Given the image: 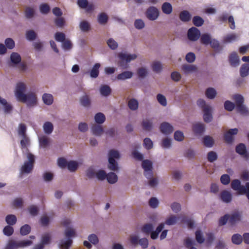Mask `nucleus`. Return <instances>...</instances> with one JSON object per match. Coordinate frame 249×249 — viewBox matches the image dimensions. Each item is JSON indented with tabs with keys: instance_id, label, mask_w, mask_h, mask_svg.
I'll use <instances>...</instances> for the list:
<instances>
[{
	"instance_id": "obj_38",
	"label": "nucleus",
	"mask_w": 249,
	"mask_h": 249,
	"mask_svg": "<svg viewBox=\"0 0 249 249\" xmlns=\"http://www.w3.org/2000/svg\"><path fill=\"white\" fill-rule=\"evenodd\" d=\"M172 145V140L170 138H164L161 141L160 146L163 149H170Z\"/></svg>"
},
{
	"instance_id": "obj_6",
	"label": "nucleus",
	"mask_w": 249,
	"mask_h": 249,
	"mask_svg": "<svg viewBox=\"0 0 249 249\" xmlns=\"http://www.w3.org/2000/svg\"><path fill=\"white\" fill-rule=\"evenodd\" d=\"M27 85L25 82L19 81L17 83L14 90V94L17 101H18L25 96L24 95L26 94L25 93Z\"/></svg>"
},
{
	"instance_id": "obj_40",
	"label": "nucleus",
	"mask_w": 249,
	"mask_h": 249,
	"mask_svg": "<svg viewBox=\"0 0 249 249\" xmlns=\"http://www.w3.org/2000/svg\"><path fill=\"white\" fill-rule=\"evenodd\" d=\"M100 64L99 63H96L90 71V76L91 78H97L99 73V69L100 67Z\"/></svg>"
},
{
	"instance_id": "obj_4",
	"label": "nucleus",
	"mask_w": 249,
	"mask_h": 249,
	"mask_svg": "<svg viewBox=\"0 0 249 249\" xmlns=\"http://www.w3.org/2000/svg\"><path fill=\"white\" fill-rule=\"evenodd\" d=\"M108 168L113 171H118L119 170V166L116 160L120 159L119 152L115 150H111L108 153Z\"/></svg>"
},
{
	"instance_id": "obj_7",
	"label": "nucleus",
	"mask_w": 249,
	"mask_h": 249,
	"mask_svg": "<svg viewBox=\"0 0 249 249\" xmlns=\"http://www.w3.org/2000/svg\"><path fill=\"white\" fill-rule=\"evenodd\" d=\"M232 189L237 191L239 194H245L249 191V182H247L245 186L242 185L238 179H234L231 183Z\"/></svg>"
},
{
	"instance_id": "obj_22",
	"label": "nucleus",
	"mask_w": 249,
	"mask_h": 249,
	"mask_svg": "<svg viewBox=\"0 0 249 249\" xmlns=\"http://www.w3.org/2000/svg\"><path fill=\"white\" fill-rule=\"evenodd\" d=\"M99 92L102 96L107 97L111 94V89L107 85H102L100 87Z\"/></svg>"
},
{
	"instance_id": "obj_59",
	"label": "nucleus",
	"mask_w": 249,
	"mask_h": 249,
	"mask_svg": "<svg viewBox=\"0 0 249 249\" xmlns=\"http://www.w3.org/2000/svg\"><path fill=\"white\" fill-rule=\"evenodd\" d=\"M107 43L109 48H110L111 50H115L118 47V44L117 41H116L113 38H109L107 41Z\"/></svg>"
},
{
	"instance_id": "obj_48",
	"label": "nucleus",
	"mask_w": 249,
	"mask_h": 249,
	"mask_svg": "<svg viewBox=\"0 0 249 249\" xmlns=\"http://www.w3.org/2000/svg\"><path fill=\"white\" fill-rule=\"evenodd\" d=\"M108 183L110 184H114L118 180V176L113 172H110L107 175V178Z\"/></svg>"
},
{
	"instance_id": "obj_64",
	"label": "nucleus",
	"mask_w": 249,
	"mask_h": 249,
	"mask_svg": "<svg viewBox=\"0 0 249 249\" xmlns=\"http://www.w3.org/2000/svg\"><path fill=\"white\" fill-rule=\"evenodd\" d=\"M185 246L187 248H190V249H197L196 248L193 247L195 244V241L194 239L190 238H187L184 241Z\"/></svg>"
},
{
	"instance_id": "obj_9",
	"label": "nucleus",
	"mask_w": 249,
	"mask_h": 249,
	"mask_svg": "<svg viewBox=\"0 0 249 249\" xmlns=\"http://www.w3.org/2000/svg\"><path fill=\"white\" fill-rule=\"evenodd\" d=\"M160 15L159 9L155 6L148 7L145 12L146 17L150 20L154 21L157 19Z\"/></svg>"
},
{
	"instance_id": "obj_10",
	"label": "nucleus",
	"mask_w": 249,
	"mask_h": 249,
	"mask_svg": "<svg viewBox=\"0 0 249 249\" xmlns=\"http://www.w3.org/2000/svg\"><path fill=\"white\" fill-rule=\"evenodd\" d=\"M142 166L144 170V174L146 178L150 177L152 175L153 163L148 160L142 161Z\"/></svg>"
},
{
	"instance_id": "obj_8",
	"label": "nucleus",
	"mask_w": 249,
	"mask_h": 249,
	"mask_svg": "<svg viewBox=\"0 0 249 249\" xmlns=\"http://www.w3.org/2000/svg\"><path fill=\"white\" fill-rule=\"evenodd\" d=\"M119 58L121 60L120 66L124 69L127 68L126 65L124 64V62L129 63L131 61L135 60L137 58V55L135 53H121L119 54Z\"/></svg>"
},
{
	"instance_id": "obj_56",
	"label": "nucleus",
	"mask_w": 249,
	"mask_h": 249,
	"mask_svg": "<svg viewBox=\"0 0 249 249\" xmlns=\"http://www.w3.org/2000/svg\"><path fill=\"white\" fill-rule=\"evenodd\" d=\"M11 61L14 64H18L21 61V57L17 53H12L10 56Z\"/></svg>"
},
{
	"instance_id": "obj_11",
	"label": "nucleus",
	"mask_w": 249,
	"mask_h": 249,
	"mask_svg": "<svg viewBox=\"0 0 249 249\" xmlns=\"http://www.w3.org/2000/svg\"><path fill=\"white\" fill-rule=\"evenodd\" d=\"M88 241H84L83 245L88 249H90L92 248L91 244L96 245L99 243V240L98 236L94 233L90 234L88 236Z\"/></svg>"
},
{
	"instance_id": "obj_55",
	"label": "nucleus",
	"mask_w": 249,
	"mask_h": 249,
	"mask_svg": "<svg viewBox=\"0 0 249 249\" xmlns=\"http://www.w3.org/2000/svg\"><path fill=\"white\" fill-rule=\"evenodd\" d=\"M97 170L93 167H90L86 171V176L89 178H92L96 177Z\"/></svg>"
},
{
	"instance_id": "obj_29",
	"label": "nucleus",
	"mask_w": 249,
	"mask_h": 249,
	"mask_svg": "<svg viewBox=\"0 0 249 249\" xmlns=\"http://www.w3.org/2000/svg\"><path fill=\"white\" fill-rule=\"evenodd\" d=\"M152 70L156 73H159L162 70V64L161 62L158 60L154 61L151 64Z\"/></svg>"
},
{
	"instance_id": "obj_42",
	"label": "nucleus",
	"mask_w": 249,
	"mask_h": 249,
	"mask_svg": "<svg viewBox=\"0 0 249 249\" xmlns=\"http://www.w3.org/2000/svg\"><path fill=\"white\" fill-rule=\"evenodd\" d=\"M80 103L85 107H89L90 106V100L89 96L85 95L80 98Z\"/></svg>"
},
{
	"instance_id": "obj_19",
	"label": "nucleus",
	"mask_w": 249,
	"mask_h": 249,
	"mask_svg": "<svg viewBox=\"0 0 249 249\" xmlns=\"http://www.w3.org/2000/svg\"><path fill=\"white\" fill-rule=\"evenodd\" d=\"M197 70V67L194 65L185 64L181 67V70L185 74H189L196 72Z\"/></svg>"
},
{
	"instance_id": "obj_43",
	"label": "nucleus",
	"mask_w": 249,
	"mask_h": 249,
	"mask_svg": "<svg viewBox=\"0 0 249 249\" xmlns=\"http://www.w3.org/2000/svg\"><path fill=\"white\" fill-rule=\"evenodd\" d=\"M179 218L175 215H171L167 218L165 224L169 226L175 225L177 223Z\"/></svg>"
},
{
	"instance_id": "obj_35",
	"label": "nucleus",
	"mask_w": 249,
	"mask_h": 249,
	"mask_svg": "<svg viewBox=\"0 0 249 249\" xmlns=\"http://www.w3.org/2000/svg\"><path fill=\"white\" fill-rule=\"evenodd\" d=\"M49 138L45 135L41 136L39 137V146L42 148H46L49 144Z\"/></svg>"
},
{
	"instance_id": "obj_25",
	"label": "nucleus",
	"mask_w": 249,
	"mask_h": 249,
	"mask_svg": "<svg viewBox=\"0 0 249 249\" xmlns=\"http://www.w3.org/2000/svg\"><path fill=\"white\" fill-rule=\"evenodd\" d=\"M42 100L44 104L50 106L53 103V97L50 93H44L42 96Z\"/></svg>"
},
{
	"instance_id": "obj_14",
	"label": "nucleus",
	"mask_w": 249,
	"mask_h": 249,
	"mask_svg": "<svg viewBox=\"0 0 249 249\" xmlns=\"http://www.w3.org/2000/svg\"><path fill=\"white\" fill-rule=\"evenodd\" d=\"M20 139V144L23 153L25 155L28 152V147L30 144V140L29 137L26 135L18 137Z\"/></svg>"
},
{
	"instance_id": "obj_58",
	"label": "nucleus",
	"mask_w": 249,
	"mask_h": 249,
	"mask_svg": "<svg viewBox=\"0 0 249 249\" xmlns=\"http://www.w3.org/2000/svg\"><path fill=\"white\" fill-rule=\"evenodd\" d=\"M108 20V17L105 13L100 14L98 16V21L101 24H105Z\"/></svg>"
},
{
	"instance_id": "obj_21",
	"label": "nucleus",
	"mask_w": 249,
	"mask_h": 249,
	"mask_svg": "<svg viewBox=\"0 0 249 249\" xmlns=\"http://www.w3.org/2000/svg\"><path fill=\"white\" fill-rule=\"evenodd\" d=\"M0 105H1L5 113H10L12 110L13 107L7 101L0 96Z\"/></svg>"
},
{
	"instance_id": "obj_30",
	"label": "nucleus",
	"mask_w": 249,
	"mask_h": 249,
	"mask_svg": "<svg viewBox=\"0 0 249 249\" xmlns=\"http://www.w3.org/2000/svg\"><path fill=\"white\" fill-rule=\"evenodd\" d=\"M200 37L201 43L205 45H209L213 38L211 35L208 33L203 34L201 35H200Z\"/></svg>"
},
{
	"instance_id": "obj_5",
	"label": "nucleus",
	"mask_w": 249,
	"mask_h": 249,
	"mask_svg": "<svg viewBox=\"0 0 249 249\" xmlns=\"http://www.w3.org/2000/svg\"><path fill=\"white\" fill-rule=\"evenodd\" d=\"M24 96L18 101L25 103L28 107H33L37 106L38 100L37 95L35 93L30 92Z\"/></svg>"
},
{
	"instance_id": "obj_33",
	"label": "nucleus",
	"mask_w": 249,
	"mask_h": 249,
	"mask_svg": "<svg viewBox=\"0 0 249 249\" xmlns=\"http://www.w3.org/2000/svg\"><path fill=\"white\" fill-rule=\"evenodd\" d=\"M179 19L184 22H186L190 20L191 15L190 13L186 10L181 11L179 14Z\"/></svg>"
},
{
	"instance_id": "obj_41",
	"label": "nucleus",
	"mask_w": 249,
	"mask_h": 249,
	"mask_svg": "<svg viewBox=\"0 0 249 249\" xmlns=\"http://www.w3.org/2000/svg\"><path fill=\"white\" fill-rule=\"evenodd\" d=\"M79 163L75 160H70L68 161L67 168L71 172H75L79 166Z\"/></svg>"
},
{
	"instance_id": "obj_63",
	"label": "nucleus",
	"mask_w": 249,
	"mask_h": 249,
	"mask_svg": "<svg viewBox=\"0 0 249 249\" xmlns=\"http://www.w3.org/2000/svg\"><path fill=\"white\" fill-rule=\"evenodd\" d=\"M193 22L195 26L199 27L203 24L204 20L199 16H195L193 18Z\"/></svg>"
},
{
	"instance_id": "obj_51",
	"label": "nucleus",
	"mask_w": 249,
	"mask_h": 249,
	"mask_svg": "<svg viewBox=\"0 0 249 249\" xmlns=\"http://www.w3.org/2000/svg\"><path fill=\"white\" fill-rule=\"evenodd\" d=\"M158 102L162 106L166 107L167 105V99L163 94L159 93L156 96Z\"/></svg>"
},
{
	"instance_id": "obj_23",
	"label": "nucleus",
	"mask_w": 249,
	"mask_h": 249,
	"mask_svg": "<svg viewBox=\"0 0 249 249\" xmlns=\"http://www.w3.org/2000/svg\"><path fill=\"white\" fill-rule=\"evenodd\" d=\"M133 75V73L130 71H124L121 73L119 74L116 79L118 80H125L126 79H130Z\"/></svg>"
},
{
	"instance_id": "obj_53",
	"label": "nucleus",
	"mask_w": 249,
	"mask_h": 249,
	"mask_svg": "<svg viewBox=\"0 0 249 249\" xmlns=\"http://www.w3.org/2000/svg\"><path fill=\"white\" fill-rule=\"evenodd\" d=\"M26 38L29 41H33L36 39L37 34L32 30L27 31L25 34Z\"/></svg>"
},
{
	"instance_id": "obj_45",
	"label": "nucleus",
	"mask_w": 249,
	"mask_h": 249,
	"mask_svg": "<svg viewBox=\"0 0 249 249\" xmlns=\"http://www.w3.org/2000/svg\"><path fill=\"white\" fill-rule=\"evenodd\" d=\"M152 175H153V173ZM146 178L148 179V184L150 187L154 188L158 186L159 179L157 177H154L153 175H152L150 177Z\"/></svg>"
},
{
	"instance_id": "obj_18",
	"label": "nucleus",
	"mask_w": 249,
	"mask_h": 249,
	"mask_svg": "<svg viewBox=\"0 0 249 249\" xmlns=\"http://www.w3.org/2000/svg\"><path fill=\"white\" fill-rule=\"evenodd\" d=\"M229 61L232 67H236L239 65L240 60L237 53L234 52L230 54Z\"/></svg>"
},
{
	"instance_id": "obj_46",
	"label": "nucleus",
	"mask_w": 249,
	"mask_h": 249,
	"mask_svg": "<svg viewBox=\"0 0 249 249\" xmlns=\"http://www.w3.org/2000/svg\"><path fill=\"white\" fill-rule=\"evenodd\" d=\"M209 45L215 51L220 52L222 50V47L220 46L219 41L215 38H212Z\"/></svg>"
},
{
	"instance_id": "obj_27",
	"label": "nucleus",
	"mask_w": 249,
	"mask_h": 249,
	"mask_svg": "<svg viewBox=\"0 0 249 249\" xmlns=\"http://www.w3.org/2000/svg\"><path fill=\"white\" fill-rule=\"evenodd\" d=\"M142 125L146 130L150 131L153 127V122L152 119L146 118L142 121Z\"/></svg>"
},
{
	"instance_id": "obj_24",
	"label": "nucleus",
	"mask_w": 249,
	"mask_h": 249,
	"mask_svg": "<svg viewBox=\"0 0 249 249\" xmlns=\"http://www.w3.org/2000/svg\"><path fill=\"white\" fill-rule=\"evenodd\" d=\"M236 151L239 154L244 158L248 157V154L247 152L246 147L244 144L240 143L236 147Z\"/></svg>"
},
{
	"instance_id": "obj_1",
	"label": "nucleus",
	"mask_w": 249,
	"mask_h": 249,
	"mask_svg": "<svg viewBox=\"0 0 249 249\" xmlns=\"http://www.w3.org/2000/svg\"><path fill=\"white\" fill-rule=\"evenodd\" d=\"M63 224L66 227L64 231V237L58 241L59 249H69L72 244V238L76 237V230L71 225L70 219L64 220Z\"/></svg>"
},
{
	"instance_id": "obj_60",
	"label": "nucleus",
	"mask_w": 249,
	"mask_h": 249,
	"mask_svg": "<svg viewBox=\"0 0 249 249\" xmlns=\"http://www.w3.org/2000/svg\"><path fill=\"white\" fill-rule=\"evenodd\" d=\"M51 242V235L49 233H45L42 235L41 240V243L45 245L49 244Z\"/></svg>"
},
{
	"instance_id": "obj_12",
	"label": "nucleus",
	"mask_w": 249,
	"mask_h": 249,
	"mask_svg": "<svg viewBox=\"0 0 249 249\" xmlns=\"http://www.w3.org/2000/svg\"><path fill=\"white\" fill-rule=\"evenodd\" d=\"M200 31L196 27L190 28L187 32V36L188 39L192 41L197 40L200 36Z\"/></svg>"
},
{
	"instance_id": "obj_54",
	"label": "nucleus",
	"mask_w": 249,
	"mask_h": 249,
	"mask_svg": "<svg viewBox=\"0 0 249 249\" xmlns=\"http://www.w3.org/2000/svg\"><path fill=\"white\" fill-rule=\"evenodd\" d=\"M154 226L151 223L144 224L142 228V231L146 233L149 234L153 230Z\"/></svg>"
},
{
	"instance_id": "obj_47",
	"label": "nucleus",
	"mask_w": 249,
	"mask_h": 249,
	"mask_svg": "<svg viewBox=\"0 0 249 249\" xmlns=\"http://www.w3.org/2000/svg\"><path fill=\"white\" fill-rule=\"evenodd\" d=\"M128 106L131 110H136L139 107V102L135 99H131L128 101Z\"/></svg>"
},
{
	"instance_id": "obj_39",
	"label": "nucleus",
	"mask_w": 249,
	"mask_h": 249,
	"mask_svg": "<svg viewBox=\"0 0 249 249\" xmlns=\"http://www.w3.org/2000/svg\"><path fill=\"white\" fill-rule=\"evenodd\" d=\"M161 10L165 14L169 15L172 12L173 7L169 2H166L162 4Z\"/></svg>"
},
{
	"instance_id": "obj_36",
	"label": "nucleus",
	"mask_w": 249,
	"mask_h": 249,
	"mask_svg": "<svg viewBox=\"0 0 249 249\" xmlns=\"http://www.w3.org/2000/svg\"><path fill=\"white\" fill-rule=\"evenodd\" d=\"M164 227V223H160L156 228L155 231L151 232V237L152 239H156L158 238L160 232L163 229Z\"/></svg>"
},
{
	"instance_id": "obj_34",
	"label": "nucleus",
	"mask_w": 249,
	"mask_h": 249,
	"mask_svg": "<svg viewBox=\"0 0 249 249\" xmlns=\"http://www.w3.org/2000/svg\"><path fill=\"white\" fill-rule=\"evenodd\" d=\"M193 129L196 134H200L204 131V125L202 123H197L193 125Z\"/></svg>"
},
{
	"instance_id": "obj_28",
	"label": "nucleus",
	"mask_w": 249,
	"mask_h": 249,
	"mask_svg": "<svg viewBox=\"0 0 249 249\" xmlns=\"http://www.w3.org/2000/svg\"><path fill=\"white\" fill-rule=\"evenodd\" d=\"M44 132L47 135L51 134L53 130V125L50 122H46L43 125Z\"/></svg>"
},
{
	"instance_id": "obj_31",
	"label": "nucleus",
	"mask_w": 249,
	"mask_h": 249,
	"mask_svg": "<svg viewBox=\"0 0 249 249\" xmlns=\"http://www.w3.org/2000/svg\"><path fill=\"white\" fill-rule=\"evenodd\" d=\"M27 126L25 124L20 123L18 124L17 128V133L18 137H23L27 135L26 134Z\"/></svg>"
},
{
	"instance_id": "obj_37",
	"label": "nucleus",
	"mask_w": 249,
	"mask_h": 249,
	"mask_svg": "<svg viewBox=\"0 0 249 249\" xmlns=\"http://www.w3.org/2000/svg\"><path fill=\"white\" fill-rule=\"evenodd\" d=\"M240 74L242 77H247L249 75V64H244L240 69Z\"/></svg>"
},
{
	"instance_id": "obj_26",
	"label": "nucleus",
	"mask_w": 249,
	"mask_h": 249,
	"mask_svg": "<svg viewBox=\"0 0 249 249\" xmlns=\"http://www.w3.org/2000/svg\"><path fill=\"white\" fill-rule=\"evenodd\" d=\"M217 91L213 88H208L206 89L205 96L209 99H213L217 95Z\"/></svg>"
},
{
	"instance_id": "obj_20",
	"label": "nucleus",
	"mask_w": 249,
	"mask_h": 249,
	"mask_svg": "<svg viewBox=\"0 0 249 249\" xmlns=\"http://www.w3.org/2000/svg\"><path fill=\"white\" fill-rule=\"evenodd\" d=\"M92 133L96 136H100L104 133V129L102 125L98 124H93L91 127Z\"/></svg>"
},
{
	"instance_id": "obj_3",
	"label": "nucleus",
	"mask_w": 249,
	"mask_h": 249,
	"mask_svg": "<svg viewBox=\"0 0 249 249\" xmlns=\"http://www.w3.org/2000/svg\"><path fill=\"white\" fill-rule=\"evenodd\" d=\"M26 160L20 167V174L21 175L28 174L32 172L34 163L35 162V156L30 152L26 154Z\"/></svg>"
},
{
	"instance_id": "obj_17",
	"label": "nucleus",
	"mask_w": 249,
	"mask_h": 249,
	"mask_svg": "<svg viewBox=\"0 0 249 249\" xmlns=\"http://www.w3.org/2000/svg\"><path fill=\"white\" fill-rule=\"evenodd\" d=\"M220 198L222 202L225 203H229L232 200V196L230 191L224 190L221 192Z\"/></svg>"
},
{
	"instance_id": "obj_44",
	"label": "nucleus",
	"mask_w": 249,
	"mask_h": 249,
	"mask_svg": "<svg viewBox=\"0 0 249 249\" xmlns=\"http://www.w3.org/2000/svg\"><path fill=\"white\" fill-rule=\"evenodd\" d=\"M79 28L81 31L83 32H87L90 30V23L86 20L81 21L79 23Z\"/></svg>"
},
{
	"instance_id": "obj_32",
	"label": "nucleus",
	"mask_w": 249,
	"mask_h": 249,
	"mask_svg": "<svg viewBox=\"0 0 249 249\" xmlns=\"http://www.w3.org/2000/svg\"><path fill=\"white\" fill-rule=\"evenodd\" d=\"M241 215L238 212H235L229 215V222L232 225L235 224L236 222L240 220Z\"/></svg>"
},
{
	"instance_id": "obj_2",
	"label": "nucleus",
	"mask_w": 249,
	"mask_h": 249,
	"mask_svg": "<svg viewBox=\"0 0 249 249\" xmlns=\"http://www.w3.org/2000/svg\"><path fill=\"white\" fill-rule=\"evenodd\" d=\"M197 105L203 112V119L206 123H210L213 120V107L206 101L202 99H199L197 101Z\"/></svg>"
},
{
	"instance_id": "obj_49",
	"label": "nucleus",
	"mask_w": 249,
	"mask_h": 249,
	"mask_svg": "<svg viewBox=\"0 0 249 249\" xmlns=\"http://www.w3.org/2000/svg\"><path fill=\"white\" fill-rule=\"evenodd\" d=\"M17 221V217L14 214H8L5 217V221L8 225H14Z\"/></svg>"
},
{
	"instance_id": "obj_61",
	"label": "nucleus",
	"mask_w": 249,
	"mask_h": 249,
	"mask_svg": "<svg viewBox=\"0 0 249 249\" xmlns=\"http://www.w3.org/2000/svg\"><path fill=\"white\" fill-rule=\"evenodd\" d=\"M203 143L206 146L211 147L213 145V140L211 137L206 136L203 138Z\"/></svg>"
},
{
	"instance_id": "obj_16",
	"label": "nucleus",
	"mask_w": 249,
	"mask_h": 249,
	"mask_svg": "<svg viewBox=\"0 0 249 249\" xmlns=\"http://www.w3.org/2000/svg\"><path fill=\"white\" fill-rule=\"evenodd\" d=\"M238 130L237 128L229 129L224 135L225 141L228 143H231L233 141V135L237 134Z\"/></svg>"
},
{
	"instance_id": "obj_62",
	"label": "nucleus",
	"mask_w": 249,
	"mask_h": 249,
	"mask_svg": "<svg viewBox=\"0 0 249 249\" xmlns=\"http://www.w3.org/2000/svg\"><path fill=\"white\" fill-rule=\"evenodd\" d=\"M18 241H10L8 243L6 249H19Z\"/></svg>"
},
{
	"instance_id": "obj_50",
	"label": "nucleus",
	"mask_w": 249,
	"mask_h": 249,
	"mask_svg": "<svg viewBox=\"0 0 249 249\" xmlns=\"http://www.w3.org/2000/svg\"><path fill=\"white\" fill-rule=\"evenodd\" d=\"M105 120L106 117L105 115L101 112H99L96 114L94 116V120L95 122L98 124H102L104 123L105 121Z\"/></svg>"
},
{
	"instance_id": "obj_52",
	"label": "nucleus",
	"mask_w": 249,
	"mask_h": 249,
	"mask_svg": "<svg viewBox=\"0 0 249 249\" xmlns=\"http://www.w3.org/2000/svg\"><path fill=\"white\" fill-rule=\"evenodd\" d=\"M160 204L159 199L155 197H152L150 198L148 201L149 206L153 209L157 208Z\"/></svg>"
},
{
	"instance_id": "obj_13",
	"label": "nucleus",
	"mask_w": 249,
	"mask_h": 249,
	"mask_svg": "<svg viewBox=\"0 0 249 249\" xmlns=\"http://www.w3.org/2000/svg\"><path fill=\"white\" fill-rule=\"evenodd\" d=\"M160 131L164 135H168L172 133L174 130V128L170 123L164 122L160 124Z\"/></svg>"
},
{
	"instance_id": "obj_57",
	"label": "nucleus",
	"mask_w": 249,
	"mask_h": 249,
	"mask_svg": "<svg viewBox=\"0 0 249 249\" xmlns=\"http://www.w3.org/2000/svg\"><path fill=\"white\" fill-rule=\"evenodd\" d=\"M231 241L234 244L239 245L243 241V237L239 234H234L232 236Z\"/></svg>"
},
{
	"instance_id": "obj_15",
	"label": "nucleus",
	"mask_w": 249,
	"mask_h": 249,
	"mask_svg": "<svg viewBox=\"0 0 249 249\" xmlns=\"http://www.w3.org/2000/svg\"><path fill=\"white\" fill-rule=\"evenodd\" d=\"M239 38V36L235 33H230L225 36L223 38L224 43H231L237 41Z\"/></svg>"
}]
</instances>
